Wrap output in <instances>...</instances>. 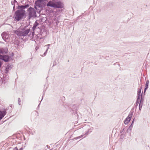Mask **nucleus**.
<instances>
[{
	"label": "nucleus",
	"instance_id": "obj_1",
	"mask_svg": "<svg viewBox=\"0 0 150 150\" xmlns=\"http://www.w3.org/2000/svg\"><path fill=\"white\" fill-rule=\"evenodd\" d=\"M28 26H25L24 28L15 31V33L18 36H25L28 35L29 36L28 34L30 32V28H28Z\"/></svg>",
	"mask_w": 150,
	"mask_h": 150
},
{
	"label": "nucleus",
	"instance_id": "obj_2",
	"mask_svg": "<svg viewBox=\"0 0 150 150\" xmlns=\"http://www.w3.org/2000/svg\"><path fill=\"white\" fill-rule=\"evenodd\" d=\"M47 6L61 8H63L64 4L60 0H53L50 1L47 4Z\"/></svg>",
	"mask_w": 150,
	"mask_h": 150
},
{
	"label": "nucleus",
	"instance_id": "obj_3",
	"mask_svg": "<svg viewBox=\"0 0 150 150\" xmlns=\"http://www.w3.org/2000/svg\"><path fill=\"white\" fill-rule=\"evenodd\" d=\"M25 11L18 10L15 13V18L17 21L20 20L23 17L25 13Z\"/></svg>",
	"mask_w": 150,
	"mask_h": 150
},
{
	"label": "nucleus",
	"instance_id": "obj_4",
	"mask_svg": "<svg viewBox=\"0 0 150 150\" xmlns=\"http://www.w3.org/2000/svg\"><path fill=\"white\" fill-rule=\"evenodd\" d=\"M28 19H29L32 17H37L36 15V11L34 8L30 7L28 10Z\"/></svg>",
	"mask_w": 150,
	"mask_h": 150
},
{
	"label": "nucleus",
	"instance_id": "obj_5",
	"mask_svg": "<svg viewBox=\"0 0 150 150\" xmlns=\"http://www.w3.org/2000/svg\"><path fill=\"white\" fill-rule=\"evenodd\" d=\"M141 88H139L137 93V99L136 102V103L135 104V106H136V108L137 107L139 103V110H141V108L140 105L141 104Z\"/></svg>",
	"mask_w": 150,
	"mask_h": 150
},
{
	"label": "nucleus",
	"instance_id": "obj_6",
	"mask_svg": "<svg viewBox=\"0 0 150 150\" xmlns=\"http://www.w3.org/2000/svg\"><path fill=\"white\" fill-rule=\"evenodd\" d=\"M45 0H38L35 1V8L37 9L38 8H42L45 2Z\"/></svg>",
	"mask_w": 150,
	"mask_h": 150
},
{
	"label": "nucleus",
	"instance_id": "obj_7",
	"mask_svg": "<svg viewBox=\"0 0 150 150\" xmlns=\"http://www.w3.org/2000/svg\"><path fill=\"white\" fill-rule=\"evenodd\" d=\"M0 59L5 62H8L9 61V57L7 55H2L0 54Z\"/></svg>",
	"mask_w": 150,
	"mask_h": 150
},
{
	"label": "nucleus",
	"instance_id": "obj_8",
	"mask_svg": "<svg viewBox=\"0 0 150 150\" xmlns=\"http://www.w3.org/2000/svg\"><path fill=\"white\" fill-rule=\"evenodd\" d=\"M133 115V112H131L129 115L128 116L125 120L124 121V123L126 124H128L131 120V118Z\"/></svg>",
	"mask_w": 150,
	"mask_h": 150
},
{
	"label": "nucleus",
	"instance_id": "obj_9",
	"mask_svg": "<svg viewBox=\"0 0 150 150\" xmlns=\"http://www.w3.org/2000/svg\"><path fill=\"white\" fill-rule=\"evenodd\" d=\"M1 36L3 40L6 42V40L9 38L8 33L7 32H3L1 34Z\"/></svg>",
	"mask_w": 150,
	"mask_h": 150
},
{
	"label": "nucleus",
	"instance_id": "obj_10",
	"mask_svg": "<svg viewBox=\"0 0 150 150\" xmlns=\"http://www.w3.org/2000/svg\"><path fill=\"white\" fill-rule=\"evenodd\" d=\"M8 49L7 47L0 48V54H5L7 53Z\"/></svg>",
	"mask_w": 150,
	"mask_h": 150
},
{
	"label": "nucleus",
	"instance_id": "obj_11",
	"mask_svg": "<svg viewBox=\"0 0 150 150\" xmlns=\"http://www.w3.org/2000/svg\"><path fill=\"white\" fill-rule=\"evenodd\" d=\"M6 114V110H4L2 111H0V120L3 118Z\"/></svg>",
	"mask_w": 150,
	"mask_h": 150
},
{
	"label": "nucleus",
	"instance_id": "obj_12",
	"mask_svg": "<svg viewBox=\"0 0 150 150\" xmlns=\"http://www.w3.org/2000/svg\"><path fill=\"white\" fill-rule=\"evenodd\" d=\"M29 5L27 4L25 5L21 6H20V8L21 9L20 10H24V9H25V8H28V7H29Z\"/></svg>",
	"mask_w": 150,
	"mask_h": 150
},
{
	"label": "nucleus",
	"instance_id": "obj_13",
	"mask_svg": "<svg viewBox=\"0 0 150 150\" xmlns=\"http://www.w3.org/2000/svg\"><path fill=\"white\" fill-rule=\"evenodd\" d=\"M38 25V23L37 21H36L34 24L33 27V30H34L36 28L37 26Z\"/></svg>",
	"mask_w": 150,
	"mask_h": 150
},
{
	"label": "nucleus",
	"instance_id": "obj_14",
	"mask_svg": "<svg viewBox=\"0 0 150 150\" xmlns=\"http://www.w3.org/2000/svg\"><path fill=\"white\" fill-rule=\"evenodd\" d=\"M11 69V67L10 66L8 65L6 68L5 70V72L6 73H7Z\"/></svg>",
	"mask_w": 150,
	"mask_h": 150
},
{
	"label": "nucleus",
	"instance_id": "obj_15",
	"mask_svg": "<svg viewBox=\"0 0 150 150\" xmlns=\"http://www.w3.org/2000/svg\"><path fill=\"white\" fill-rule=\"evenodd\" d=\"M93 129V128H92V129L90 128V129H88V130L86 131L84 134H83L84 135H87L88 132H91L92 130Z\"/></svg>",
	"mask_w": 150,
	"mask_h": 150
},
{
	"label": "nucleus",
	"instance_id": "obj_16",
	"mask_svg": "<svg viewBox=\"0 0 150 150\" xmlns=\"http://www.w3.org/2000/svg\"><path fill=\"white\" fill-rule=\"evenodd\" d=\"M149 83V81H146V88H145L144 89V93L145 92V91H146V90L148 88V86Z\"/></svg>",
	"mask_w": 150,
	"mask_h": 150
},
{
	"label": "nucleus",
	"instance_id": "obj_17",
	"mask_svg": "<svg viewBox=\"0 0 150 150\" xmlns=\"http://www.w3.org/2000/svg\"><path fill=\"white\" fill-rule=\"evenodd\" d=\"M132 127H133L132 126H130L129 127V128L127 129L128 131H129L130 132L132 128Z\"/></svg>",
	"mask_w": 150,
	"mask_h": 150
},
{
	"label": "nucleus",
	"instance_id": "obj_18",
	"mask_svg": "<svg viewBox=\"0 0 150 150\" xmlns=\"http://www.w3.org/2000/svg\"><path fill=\"white\" fill-rule=\"evenodd\" d=\"M83 135H84L83 134L82 135H81V136H80L76 137L74 139H78L81 138V137H82Z\"/></svg>",
	"mask_w": 150,
	"mask_h": 150
},
{
	"label": "nucleus",
	"instance_id": "obj_19",
	"mask_svg": "<svg viewBox=\"0 0 150 150\" xmlns=\"http://www.w3.org/2000/svg\"><path fill=\"white\" fill-rule=\"evenodd\" d=\"M13 150H23V148L22 147L18 150L17 148V147H16L13 149Z\"/></svg>",
	"mask_w": 150,
	"mask_h": 150
},
{
	"label": "nucleus",
	"instance_id": "obj_20",
	"mask_svg": "<svg viewBox=\"0 0 150 150\" xmlns=\"http://www.w3.org/2000/svg\"><path fill=\"white\" fill-rule=\"evenodd\" d=\"M50 46V44H48V45H46L45 46V47H46V46L47 47V49L46 50V51H47L49 48Z\"/></svg>",
	"mask_w": 150,
	"mask_h": 150
},
{
	"label": "nucleus",
	"instance_id": "obj_21",
	"mask_svg": "<svg viewBox=\"0 0 150 150\" xmlns=\"http://www.w3.org/2000/svg\"><path fill=\"white\" fill-rule=\"evenodd\" d=\"M21 99L20 98H18V104L19 105H21Z\"/></svg>",
	"mask_w": 150,
	"mask_h": 150
},
{
	"label": "nucleus",
	"instance_id": "obj_22",
	"mask_svg": "<svg viewBox=\"0 0 150 150\" xmlns=\"http://www.w3.org/2000/svg\"><path fill=\"white\" fill-rule=\"evenodd\" d=\"M2 64L3 62L0 60V68H1Z\"/></svg>",
	"mask_w": 150,
	"mask_h": 150
},
{
	"label": "nucleus",
	"instance_id": "obj_23",
	"mask_svg": "<svg viewBox=\"0 0 150 150\" xmlns=\"http://www.w3.org/2000/svg\"><path fill=\"white\" fill-rule=\"evenodd\" d=\"M134 120H133V121H132L131 125H130V126H132L133 127V122H134Z\"/></svg>",
	"mask_w": 150,
	"mask_h": 150
},
{
	"label": "nucleus",
	"instance_id": "obj_24",
	"mask_svg": "<svg viewBox=\"0 0 150 150\" xmlns=\"http://www.w3.org/2000/svg\"><path fill=\"white\" fill-rule=\"evenodd\" d=\"M47 52V51H46V50L45 52L44 53V56H45L46 55Z\"/></svg>",
	"mask_w": 150,
	"mask_h": 150
},
{
	"label": "nucleus",
	"instance_id": "obj_25",
	"mask_svg": "<svg viewBox=\"0 0 150 150\" xmlns=\"http://www.w3.org/2000/svg\"><path fill=\"white\" fill-rule=\"evenodd\" d=\"M141 97H142V93H141Z\"/></svg>",
	"mask_w": 150,
	"mask_h": 150
},
{
	"label": "nucleus",
	"instance_id": "obj_26",
	"mask_svg": "<svg viewBox=\"0 0 150 150\" xmlns=\"http://www.w3.org/2000/svg\"><path fill=\"white\" fill-rule=\"evenodd\" d=\"M14 7H15V6H13V8H14Z\"/></svg>",
	"mask_w": 150,
	"mask_h": 150
},
{
	"label": "nucleus",
	"instance_id": "obj_27",
	"mask_svg": "<svg viewBox=\"0 0 150 150\" xmlns=\"http://www.w3.org/2000/svg\"><path fill=\"white\" fill-rule=\"evenodd\" d=\"M14 1L16 2V1L15 0H14Z\"/></svg>",
	"mask_w": 150,
	"mask_h": 150
}]
</instances>
